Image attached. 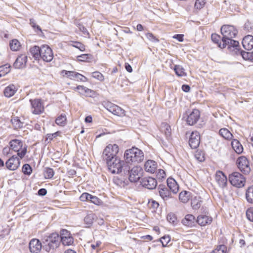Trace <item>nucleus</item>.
Segmentation results:
<instances>
[{"instance_id": "f257e3e1", "label": "nucleus", "mask_w": 253, "mask_h": 253, "mask_svg": "<svg viewBox=\"0 0 253 253\" xmlns=\"http://www.w3.org/2000/svg\"><path fill=\"white\" fill-rule=\"evenodd\" d=\"M124 157L126 163L132 165L142 161L144 158V154L139 149L132 147L125 151Z\"/></svg>"}, {"instance_id": "f03ea898", "label": "nucleus", "mask_w": 253, "mask_h": 253, "mask_svg": "<svg viewBox=\"0 0 253 253\" xmlns=\"http://www.w3.org/2000/svg\"><path fill=\"white\" fill-rule=\"evenodd\" d=\"M10 150L17 153L18 157L23 159L27 152V146L24 142L19 139H12L9 142Z\"/></svg>"}, {"instance_id": "7ed1b4c3", "label": "nucleus", "mask_w": 253, "mask_h": 253, "mask_svg": "<svg viewBox=\"0 0 253 253\" xmlns=\"http://www.w3.org/2000/svg\"><path fill=\"white\" fill-rule=\"evenodd\" d=\"M119 149V146L116 144H109L107 145L102 153L103 160L107 162L119 157L118 154Z\"/></svg>"}, {"instance_id": "20e7f679", "label": "nucleus", "mask_w": 253, "mask_h": 253, "mask_svg": "<svg viewBox=\"0 0 253 253\" xmlns=\"http://www.w3.org/2000/svg\"><path fill=\"white\" fill-rule=\"evenodd\" d=\"M228 180L233 186L238 188L243 187L246 182L245 177L238 171H234L230 174Z\"/></svg>"}, {"instance_id": "39448f33", "label": "nucleus", "mask_w": 253, "mask_h": 253, "mask_svg": "<svg viewBox=\"0 0 253 253\" xmlns=\"http://www.w3.org/2000/svg\"><path fill=\"white\" fill-rule=\"evenodd\" d=\"M29 101L31 104V111L33 114L40 115L44 112V103L42 99H31Z\"/></svg>"}, {"instance_id": "423d86ee", "label": "nucleus", "mask_w": 253, "mask_h": 253, "mask_svg": "<svg viewBox=\"0 0 253 253\" xmlns=\"http://www.w3.org/2000/svg\"><path fill=\"white\" fill-rule=\"evenodd\" d=\"M109 170L112 173H119L122 172L124 162L119 157L106 162Z\"/></svg>"}, {"instance_id": "0eeeda50", "label": "nucleus", "mask_w": 253, "mask_h": 253, "mask_svg": "<svg viewBox=\"0 0 253 253\" xmlns=\"http://www.w3.org/2000/svg\"><path fill=\"white\" fill-rule=\"evenodd\" d=\"M238 169L244 174H249L251 170L249 159L244 156L238 157L236 162Z\"/></svg>"}, {"instance_id": "6e6552de", "label": "nucleus", "mask_w": 253, "mask_h": 253, "mask_svg": "<svg viewBox=\"0 0 253 253\" xmlns=\"http://www.w3.org/2000/svg\"><path fill=\"white\" fill-rule=\"evenodd\" d=\"M221 33L225 40H229V38H234L238 34L237 29L233 25H223L220 28Z\"/></svg>"}, {"instance_id": "1a4fd4ad", "label": "nucleus", "mask_w": 253, "mask_h": 253, "mask_svg": "<svg viewBox=\"0 0 253 253\" xmlns=\"http://www.w3.org/2000/svg\"><path fill=\"white\" fill-rule=\"evenodd\" d=\"M104 107L110 112L115 115L123 117L126 116V111L120 106L111 102H104Z\"/></svg>"}, {"instance_id": "9d476101", "label": "nucleus", "mask_w": 253, "mask_h": 253, "mask_svg": "<svg viewBox=\"0 0 253 253\" xmlns=\"http://www.w3.org/2000/svg\"><path fill=\"white\" fill-rule=\"evenodd\" d=\"M60 237L57 233H52L45 239V245L49 250L57 248L60 244Z\"/></svg>"}, {"instance_id": "9b49d317", "label": "nucleus", "mask_w": 253, "mask_h": 253, "mask_svg": "<svg viewBox=\"0 0 253 253\" xmlns=\"http://www.w3.org/2000/svg\"><path fill=\"white\" fill-rule=\"evenodd\" d=\"M43 61L50 62L53 58V53L52 49L46 44L41 46V58Z\"/></svg>"}, {"instance_id": "f8f14e48", "label": "nucleus", "mask_w": 253, "mask_h": 253, "mask_svg": "<svg viewBox=\"0 0 253 253\" xmlns=\"http://www.w3.org/2000/svg\"><path fill=\"white\" fill-rule=\"evenodd\" d=\"M60 242L64 246H70L73 244L74 238L71 233L66 229H62L60 231Z\"/></svg>"}, {"instance_id": "ddd939ff", "label": "nucleus", "mask_w": 253, "mask_h": 253, "mask_svg": "<svg viewBox=\"0 0 253 253\" xmlns=\"http://www.w3.org/2000/svg\"><path fill=\"white\" fill-rule=\"evenodd\" d=\"M214 179L219 187L224 188L227 184V178L221 170H217L215 174Z\"/></svg>"}, {"instance_id": "4468645a", "label": "nucleus", "mask_w": 253, "mask_h": 253, "mask_svg": "<svg viewBox=\"0 0 253 253\" xmlns=\"http://www.w3.org/2000/svg\"><path fill=\"white\" fill-rule=\"evenodd\" d=\"M201 113L197 109H193L188 115L186 122L188 125L193 126L197 123L200 118Z\"/></svg>"}, {"instance_id": "2eb2a0df", "label": "nucleus", "mask_w": 253, "mask_h": 253, "mask_svg": "<svg viewBox=\"0 0 253 253\" xmlns=\"http://www.w3.org/2000/svg\"><path fill=\"white\" fill-rule=\"evenodd\" d=\"M20 164L19 158L13 155L6 162L5 166L9 170H15L19 167Z\"/></svg>"}, {"instance_id": "dca6fc26", "label": "nucleus", "mask_w": 253, "mask_h": 253, "mask_svg": "<svg viewBox=\"0 0 253 253\" xmlns=\"http://www.w3.org/2000/svg\"><path fill=\"white\" fill-rule=\"evenodd\" d=\"M200 135L197 131H192L189 139V144L192 149L197 148L200 143Z\"/></svg>"}, {"instance_id": "f3484780", "label": "nucleus", "mask_w": 253, "mask_h": 253, "mask_svg": "<svg viewBox=\"0 0 253 253\" xmlns=\"http://www.w3.org/2000/svg\"><path fill=\"white\" fill-rule=\"evenodd\" d=\"M142 169L140 167L135 166L129 171V180L131 182H137L141 176Z\"/></svg>"}, {"instance_id": "a211bd4d", "label": "nucleus", "mask_w": 253, "mask_h": 253, "mask_svg": "<svg viewBox=\"0 0 253 253\" xmlns=\"http://www.w3.org/2000/svg\"><path fill=\"white\" fill-rule=\"evenodd\" d=\"M196 222L201 226L209 225L212 222V218L208 214H201L196 218Z\"/></svg>"}, {"instance_id": "6ab92c4d", "label": "nucleus", "mask_w": 253, "mask_h": 253, "mask_svg": "<svg viewBox=\"0 0 253 253\" xmlns=\"http://www.w3.org/2000/svg\"><path fill=\"white\" fill-rule=\"evenodd\" d=\"M141 184L143 187L149 189H153L157 185V182L155 178L152 177H145L141 181Z\"/></svg>"}, {"instance_id": "aec40b11", "label": "nucleus", "mask_w": 253, "mask_h": 253, "mask_svg": "<svg viewBox=\"0 0 253 253\" xmlns=\"http://www.w3.org/2000/svg\"><path fill=\"white\" fill-rule=\"evenodd\" d=\"M42 243L37 239H32L29 244L30 252L32 253H39L42 249Z\"/></svg>"}, {"instance_id": "412c9836", "label": "nucleus", "mask_w": 253, "mask_h": 253, "mask_svg": "<svg viewBox=\"0 0 253 253\" xmlns=\"http://www.w3.org/2000/svg\"><path fill=\"white\" fill-rule=\"evenodd\" d=\"M211 38L212 41L216 43L220 48L223 49L226 47L227 43L226 42V41H227V40H225L223 37L221 39L220 36L214 33L211 35Z\"/></svg>"}, {"instance_id": "4be33fe9", "label": "nucleus", "mask_w": 253, "mask_h": 253, "mask_svg": "<svg viewBox=\"0 0 253 253\" xmlns=\"http://www.w3.org/2000/svg\"><path fill=\"white\" fill-rule=\"evenodd\" d=\"M73 90L78 91L80 94L87 97H91L94 94L93 90L81 85L74 87Z\"/></svg>"}, {"instance_id": "5701e85b", "label": "nucleus", "mask_w": 253, "mask_h": 253, "mask_svg": "<svg viewBox=\"0 0 253 253\" xmlns=\"http://www.w3.org/2000/svg\"><path fill=\"white\" fill-rule=\"evenodd\" d=\"M158 167L156 162L152 160H147L144 164V168L145 170L149 173H154Z\"/></svg>"}, {"instance_id": "b1692460", "label": "nucleus", "mask_w": 253, "mask_h": 253, "mask_svg": "<svg viewBox=\"0 0 253 253\" xmlns=\"http://www.w3.org/2000/svg\"><path fill=\"white\" fill-rule=\"evenodd\" d=\"M27 62V56L25 54H20L14 63V66L17 69L24 68Z\"/></svg>"}, {"instance_id": "393cba45", "label": "nucleus", "mask_w": 253, "mask_h": 253, "mask_svg": "<svg viewBox=\"0 0 253 253\" xmlns=\"http://www.w3.org/2000/svg\"><path fill=\"white\" fill-rule=\"evenodd\" d=\"M181 222L184 226L189 227L194 226L195 225V223L197 222L195 217L191 214L186 215Z\"/></svg>"}, {"instance_id": "a878e982", "label": "nucleus", "mask_w": 253, "mask_h": 253, "mask_svg": "<svg viewBox=\"0 0 253 253\" xmlns=\"http://www.w3.org/2000/svg\"><path fill=\"white\" fill-rule=\"evenodd\" d=\"M242 44L244 48L246 50H251L253 48V36L247 35L242 40Z\"/></svg>"}, {"instance_id": "bb28decb", "label": "nucleus", "mask_w": 253, "mask_h": 253, "mask_svg": "<svg viewBox=\"0 0 253 253\" xmlns=\"http://www.w3.org/2000/svg\"><path fill=\"white\" fill-rule=\"evenodd\" d=\"M167 185L170 191L174 194H176L179 190V186L177 182L172 178L169 177L167 180Z\"/></svg>"}, {"instance_id": "cd10ccee", "label": "nucleus", "mask_w": 253, "mask_h": 253, "mask_svg": "<svg viewBox=\"0 0 253 253\" xmlns=\"http://www.w3.org/2000/svg\"><path fill=\"white\" fill-rule=\"evenodd\" d=\"M17 90V88L13 84H11L6 86L3 91L5 96L10 97L14 95Z\"/></svg>"}, {"instance_id": "c85d7f7f", "label": "nucleus", "mask_w": 253, "mask_h": 253, "mask_svg": "<svg viewBox=\"0 0 253 253\" xmlns=\"http://www.w3.org/2000/svg\"><path fill=\"white\" fill-rule=\"evenodd\" d=\"M231 146L234 151L238 154H241L244 151V148L237 139H233L231 142Z\"/></svg>"}, {"instance_id": "c756f323", "label": "nucleus", "mask_w": 253, "mask_h": 253, "mask_svg": "<svg viewBox=\"0 0 253 253\" xmlns=\"http://www.w3.org/2000/svg\"><path fill=\"white\" fill-rule=\"evenodd\" d=\"M206 4V0H195L193 11L196 13L199 12L205 8Z\"/></svg>"}, {"instance_id": "7c9ffc66", "label": "nucleus", "mask_w": 253, "mask_h": 253, "mask_svg": "<svg viewBox=\"0 0 253 253\" xmlns=\"http://www.w3.org/2000/svg\"><path fill=\"white\" fill-rule=\"evenodd\" d=\"M41 46L40 47L37 45H35L30 48V52L35 59L39 60L41 58Z\"/></svg>"}, {"instance_id": "2f4dec72", "label": "nucleus", "mask_w": 253, "mask_h": 253, "mask_svg": "<svg viewBox=\"0 0 253 253\" xmlns=\"http://www.w3.org/2000/svg\"><path fill=\"white\" fill-rule=\"evenodd\" d=\"M219 135L224 139L227 140H231L233 138V134L226 128H221L219 131Z\"/></svg>"}, {"instance_id": "473e14b6", "label": "nucleus", "mask_w": 253, "mask_h": 253, "mask_svg": "<svg viewBox=\"0 0 253 253\" xmlns=\"http://www.w3.org/2000/svg\"><path fill=\"white\" fill-rule=\"evenodd\" d=\"M159 194L160 196L165 200L171 198V195L170 192L165 187H161L159 188Z\"/></svg>"}, {"instance_id": "72a5a7b5", "label": "nucleus", "mask_w": 253, "mask_h": 253, "mask_svg": "<svg viewBox=\"0 0 253 253\" xmlns=\"http://www.w3.org/2000/svg\"><path fill=\"white\" fill-rule=\"evenodd\" d=\"M203 201L200 196H195L191 200V206L194 210H198L201 206Z\"/></svg>"}, {"instance_id": "f704fd0d", "label": "nucleus", "mask_w": 253, "mask_h": 253, "mask_svg": "<svg viewBox=\"0 0 253 253\" xmlns=\"http://www.w3.org/2000/svg\"><path fill=\"white\" fill-rule=\"evenodd\" d=\"M10 49L13 51H19L21 48V44L17 39H13L9 42Z\"/></svg>"}, {"instance_id": "c9c22d12", "label": "nucleus", "mask_w": 253, "mask_h": 253, "mask_svg": "<svg viewBox=\"0 0 253 253\" xmlns=\"http://www.w3.org/2000/svg\"><path fill=\"white\" fill-rule=\"evenodd\" d=\"M191 193L187 191H182L179 194V200L183 203H186L189 200Z\"/></svg>"}, {"instance_id": "e433bc0d", "label": "nucleus", "mask_w": 253, "mask_h": 253, "mask_svg": "<svg viewBox=\"0 0 253 253\" xmlns=\"http://www.w3.org/2000/svg\"><path fill=\"white\" fill-rule=\"evenodd\" d=\"M67 122L66 116L65 114H62L55 119V123L59 126H64Z\"/></svg>"}, {"instance_id": "4c0bfd02", "label": "nucleus", "mask_w": 253, "mask_h": 253, "mask_svg": "<svg viewBox=\"0 0 253 253\" xmlns=\"http://www.w3.org/2000/svg\"><path fill=\"white\" fill-rule=\"evenodd\" d=\"M246 199L248 203L253 204V185L249 186L246 189Z\"/></svg>"}, {"instance_id": "58836bf2", "label": "nucleus", "mask_w": 253, "mask_h": 253, "mask_svg": "<svg viewBox=\"0 0 253 253\" xmlns=\"http://www.w3.org/2000/svg\"><path fill=\"white\" fill-rule=\"evenodd\" d=\"M173 69L176 75L178 77H183L186 75L184 69L180 65H175Z\"/></svg>"}, {"instance_id": "ea45409f", "label": "nucleus", "mask_w": 253, "mask_h": 253, "mask_svg": "<svg viewBox=\"0 0 253 253\" xmlns=\"http://www.w3.org/2000/svg\"><path fill=\"white\" fill-rule=\"evenodd\" d=\"M11 123L15 129H18L22 127L23 123L20 121L18 117H14L11 119Z\"/></svg>"}, {"instance_id": "a19ab883", "label": "nucleus", "mask_w": 253, "mask_h": 253, "mask_svg": "<svg viewBox=\"0 0 253 253\" xmlns=\"http://www.w3.org/2000/svg\"><path fill=\"white\" fill-rule=\"evenodd\" d=\"M61 74L63 75V76L66 77L71 80L75 79L76 76L77 75L76 72L68 71L65 70H63L61 71Z\"/></svg>"}, {"instance_id": "79ce46f5", "label": "nucleus", "mask_w": 253, "mask_h": 253, "mask_svg": "<svg viewBox=\"0 0 253 253\" xmlns=\"http://www.w3.org/2000/svg\"><path fill=\"white\" fill-rule=\"evenodd\" d=\"M43 175L46 179L52 178L54 175V171L52 168H46L44 170Z\"/></svg>"}, {"instance_id": "37998d69", "label": "nucleus", "mask_w": 253, "mask_h": 253, "mask_svg": "<svg viewBox=\"0 0 253 253\" xmlns=\"http://www.w3.org/2000/svg\"><path fill=\"white\" fill-rule=\"evenodd\" d=\"M10 71V66L8 64H5L0 66V77L4 76Z\"/></svg>"}, {"instance_id": "c03bdc74", "label": "nucleus", "mask_w": 253, "mask_h": 253, "mask_svg": "<svg viewBox=\"0 0 253 253\" xmlns=\"http://www.w3.org/2000/svg\"><path fill=\"white\" fill-rule=\"evenodd\" d=\"M92 77L100 82H103L105 80V77L99 71H94L92 73Z\"/></svg>"}, {"instance_id": "a18cd8bd", "label": "nucleus", "mask_w": 253, "mask_h": 253, "mask_svg": "<svg viewBox=\"0 0 253 253\" xmlns=\"http://www.w3.org/2000/svg\"><path fill=\"white\" fill-rule=\"evenodd\" d=\"M194 156L196 159L199 162H203L205 159V154L201 150H197L195 152Z\"/></svg>"}, {"instance_id": "49530a36", "label": "nucleus", "mask_w": 253, "mask_h": 253, "mask_svg": "<svg viewBox=\"0 0 253 253\" xmlns=\"http://www.w3.org/2000/svg\"><path fill=\"white\" fill-rule=\"evenodd\" d=\"M167 220L170 223L176 224L177 223V218L176 215L173 213H169L167 216Z\"/></svg>"}, {"instance_id": "de8ad7c7", "label": "nucleus", "mask_w": 253, "mask_h": 253, "mask_svg": "<svg viewBox=\"0 0 253 253\" xmlns=\"http://www.w3.org/2000/svg\"><path fill=\"white\" fill-rule=\"evenodd\" d=\"M170 237L169 235H165L160 239V241L162 244L163 247H166L168 246V244L170 241Z\"/></svg>"}, {"instance_id": "09e8293b", "label": "nucleus", "mask_w": 253, "mask_h": 253, "mask_svg": "<svg viewBox=\"0 0 253 253\" xmlns=\"http://www.w3.org/2000/svg\"><path fill=\"white\" fill-rule=\"evenodd\" d=\"M73 44L71 45L75 48L79 49L81 51H84L85 50V46L81 42L77 41L72 42Z\"/></svg>"}, {"instance_id": "8fccbe9b", "label": "nucleus", "mask_w": 253, "mask_h": 253, "mask_svg": "<svg viewBox=\"0 0 253 253\" xmlns=\"http://www.w3.org/2000/svg\"><path fill=\"white\" fill-rule=\"evenodd\" d=\"M89 202L98 206H100L103 204V202L101 199H100L97 197L93 196L92 195H91Z\"/></svg>"}, {"instance_id": "3c124183", "label": "nucleus", "mask_w": 253, "mask_h": 253, "mask_svg": "<svg viewBox=\"0 0 253 253\" xmlns=\"http://www.w3.org/2000/svg\"><path fill=\"white\" fill-rule=\"evenodd\" d=\"M242 56L244 59L253 62V52L243 51Z\"/></svg>"}, {"instance_id": "603ef678", "label": "nucleus", "mask_w": 253, "mask_h": 253, "mask_svg": "<svg viewBox=\"0 0 253 253\" xmlns=\"http://www.w3.org/2000/svg\"><path fill=\"white\" fill-rule=\"evenodd\" d=\"M227 248L224 245H221L212 251V253H226Z\"/></svg>"}, {"instance_id": "864d4df0", "label": "nucleus", "mask_w": 253, "mask_h": 253, "mask_svg": "<svg viewBox=\"0 0 253 253\" xmlns=\"http://www.w3.org/2000/svg\"><path fill=\"white\" fill-rule=\"evenodd\" d=\"M22 172L26 175H30L32 172L31 167L29 164H25L22 167Z\"/></svg>"}, {"instance_id": "5fc2aeb1", "label": "nucleus", "mask_w": 253, "mask_h": 253, "mask_svg": "<svg viewBox=\"0 0 253 253\" xmlns=\"http://www.w3.org/2000/svg\"><path fill=\"white\" fill-rule=\"evenodd\" d=\"M91 55L89 54H83L77 57L78 61L85 62L87 61Z\"/></svg>"}, {"instance_id": "6e6d98bb", "label": "nucleus", "mask_w": 253, "mask_h": 253, "mask_svg": "<svg viewBox=\"0 0 253 253\" xmlns=\"http://www.w3.org/2000/svg\"><path fill=\"white\" fill-rule=\"evenodd\" d=\"M246 214L247 219L253 222V207L248 208L246 211Z\"/></svg>"}, {"instance_id": "4d7b16f0", "label": "nucleus", "mask_w": 253, "mask_h": 253, "mask_svg": "<svg viewBox=\"0 0 253 253\" xmlns=\"http://www.w3.org/2000/svg\"><path fill=\"white\" fill-rule=\"evenodd\" d=\"M76 25L79 28L80 31L82 32L84 35L89 36V32H88L87 29L84 26V25L83 24L79 23H77Z\"/></svg>"}, {"instance_id": "13d9d810", "label": "nucleus", "mask_w": 253, "mask_h": 253, "mask_svg": "<svg viewBox=\"0 0 253 253\" xmlns=\"http://www.w3.org/2000/svg\"><path fill=\"white\" fill-rule=\"evenodd\" d=\"M146 38L151 42H159V39L156 38L152 33H147L145 34Z\"/></svg>"}, {"instance_id": "bf43d9fd", "label": "nucleus", "mask_w": 253, "mask_h": 253, "mask_svg": "<svg viewBox=\"0 0 253 253\" xmlns=\"http://www.w3.org/2000/svg\"><path fill=\"white\" fill-rule=\"evenodd\" d=\"M157 178L159 179H165L166 177L165 171L163 169H159L156 174Z\"/></svg>"}, {"instance_id": "052dcab7", "label": "nucleus", "mask_w": 253, "mask_h": 253, "mask_svg": "<svg viewBox=\"0 0 253 253\" xmlns=\"http://www.w3.org/2000/svg\"><path fill=\"white\" fill-rule=\"evenodd\" d=\"M91 194L88 193H83L80 197V200L82 202L89 201Z\"/></svg>"}, {"instance_id": "680f3d73", "label": "nucleus", "mask_w": 253, "mask_h": 253, "mask_svg": "<svg viewBox=\"0 0 253 253\" xmlns=\"http://www.w3.org/2000/svg\"><path fill=\"white\" fill-rule=\"evenodd\" d=\"M232 39L233 38H229V40H227V41H226L227 45H229L233 47H238L239 46V42L237 41L232 40Z\"/></svg>"}, {"instance_id": "e2e57ef3", "label": "nucleus", "mask_w": 253, "mask_h": 253, "mask_svg": "<svg viewBox=\"0 0 253 253\" xmlns=\"http://www.w3.org/2000/svg\"><path fill=\"white\" fill-rule=\"evenodd\" d=\"M61 134V132L60 131H57L53 133H49L47 134V139H49L50 140H53V138L56 137L57 136H60Z\"/></svg>"}, {"instance_id": "0e129e2a", "label": "nucleus", "mask_w": 253, "mask_h": 253, "mask_svg": "<svg viewBox=\"0 0 253 253\" xmlns=\"http://www.w3.org/2000/svg\"><path fill=\"white\" fill-rule=\"evenodd\" d=\"M77 75L76 76V78L77 81L83 82H86L88 81L87 78L85 77L84 76L77 72Z\"/></svg>"}, {"instance_id": "69168bd1", "label": "nucleus", "mask_w": 253, "mask_h": 253, "mask_svg": "<svg viewBox=\"0 0 253 253\" xmlns=\"http://www.w3.org/2000/svg\"><path fill=\"white\" fill-rule=\"evenodd\" d=\"M30 24L31 25V26L33 27L34 29H37L38 31L40 32H42V29L41 27L39 25H37L36 21L34 19H30Z\"/></svg>"}, {"instance_id": "338daca9", "label": "nucleus", "mask_w": 253, "mask_h": 253, "mask_svg": "<svg viewBox=\"0 0 253 253\" xmlns=\"http://www.w3.org/2000/svg\"><path fill=\"white\" fill-rule=\"evenodd\" d=\"M101 242L99 241L91 245V248L92 250H97L101 245Z\"/></svg>"}, {"instance_id": "774afa93", "label": "nucleus", "mask_w": 253, "mask_h": 253, "mask_svg": "<svg viewBox=\"0 0 253 253\" xmlns=\"http://www.w3.org/2000/svg\"><path fill=\"white\" fill-rule=\"evenodd\" d=\"M183 37L184 35L182 34H176L173 36V39H176L179 42H181L183 41Z\"/></svg>"}]
</instances>
